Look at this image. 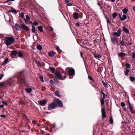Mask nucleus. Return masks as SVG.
Instances as JSON below:
<instances>
[{
    "label": "nucleus",
    "mask_w": 135,
    "mask_h": 135,
    "mask_svg": "<svg viewBox=\"0 0 135 135\" xmlns=\"http://www.w3.org/2000/svg\"><path fill=\"white\" fill-rule=\"evenodd\" d=\"M15 41L13 37H6L5 38V44L8 46L11 45Z\"/></svg>",
    "instance_id": "1"
},
{
    "label": "nucleus",
    "mask_w": 135,
    "mask_h": 135,
    "mask_svg": "<svg viewBox=\"0 0 135 135\" xmlns=\"http://www.w3.org/2000/svg\"><path fill=\"white\" fill-rule=\"evenodd\" d=\"M56 77L54 79V80L57 83H59V71L57 70L55 73Z\"/></svg>",
    "instance_id": "2"
},
{
    "label": "nucleus",
    "mask_w": 135,
    "mask_h": 135,
    "mask_svg": "<svg viewBox=\"0 0 135 135\" xmlns=\"http://www.w3.org/2000/svg\"><path fill=\"white\" fill-rule=\"evenodd\" d=\"M57 107L52 103L50 104L48 106V109L49 110H52L55 109Z\"/></svg>",
    "instance_id": "3"
},
{
    "label": "nucleus",
    "mask_w": 135,
    "mask_h": 135,
    "mask_svg": "<svg viewBox=\"0 0 135 135\" xmlns=\"http://www.w3.org/2000/svg\"><path fill=\"white\" fill-rule=\"evenodd\" d=\"M69 69L68 71V73L69 76H73L75 74V71L74 70L73 68L69 69V68H68L66 69Z\"/></svg>",
    "instance_id": "4"
},
{
    "label": "nucleus",
    "mask_w": 135,
    "mask_h": 135,
    "mask_svg": "<svg viewBox=\"0 0 135 135\" xmlns=\"http://www.w3.org/2000/svg\"><path fill=\"white\" fill-rule=\"evenodd\" d=\"M18 53V51L16 50H15L11 51L10 56L12 58H15L16 57V55Z\"/></svg>",
    "instance_id": "5"
},
{
    "label": "nucleus",
    "mask_w": 135,
    "mask_h": 135,
    "mask_svg": "<svg viewBox=\"0 0 135 135\" xmlns=\"http://www.w3.org/2000/svg\"><path fill=\"white\" fill-rule=\"evenodd\" d=\"M121 34V32L120 29H118L117 32H115L113 33V35L116 36L117 37H119Z\"/></svg>",
    "instance_id": "6"
},
{
    "label": "nucleus",
    "mask_w": 135,
    "mask_h": 135,
    "mask_svg": "<svg viewBox=\"0 0 135 135\" xmlns=\"http://www.w3.org/2000/svg\"><path fill=\"white\" fill-rule=\"evenodd\" d=\"M52 103L57 107L59 105V99L56 98H54L53 102Z\"/></svg>",
    "instance_id": "7"
},
{
    "label": "nucleus",
    "mask_w": 135,
    "mask_h": 135,
    "mask_svg": "<svg viewBox=\"0 0 135 135\" xmlns=\"http://www.w3.org/2000/svg\"><path fill=\"white\" fill-rule=\"evenodd\" d=\"M22 28L25 31H28L29 30V29L28 26H26L24 24H22L21 25Z\"/></svg>",
    "instance_id": "8"
},
{
    "label": "nucleus",
    "mask_w": 135,
    "mask_h": 135,
    "mask_svg": "<svg viewBox=\"0 0 135 135\" xmlns=\"http://www.w3.org/2000/svg\"><path fill=\"white\" fill-rule=\"evenodd\" d=\"M111 40L112 42L114 44L116 42H118V38L115 36H113L111 37Z\"/></svg>",
    "instance_id": "9"
},
{
    "label": "nucleus",
    "mask_w": 135,
    "mask_h": 135,
    "mask_svg": "<svg viewBox=\"0 0 135 135\" xmlns=\"http://www.w3.org/2000/svg\"><path fill=\"white\" fill-rule=\"evenodd\" d=\"M102 119L106 117L105 110L104 108H102Z\"/></svg>",
    "instance_id": "10"
},
{
    "label": "nucleus",
    "mask_w": 135,
    "mask_h": 135,
    "mask_svg": "<svg viewBox=\"0 0 135 135\" xmlns=\"http://www.w3.org/2000/svg\"><path fill=\"white\" fill-rule=\"evenodd\" d=\"M102 54H100L98 53L94 55V57L95 58L98 59H99L101 58L102 57Z\"/></svg>",
    "instance_id": "11"
},
{
    "label": "nucleus",
    "mask_w": 135,
    "mask_h": 135,
    "mask_svg": "<svg viewBox=\"0 0 135 135\" xmlns=\"http://www.w3.org/2000/svg\"><path fill=\"white\" fill-rule=\"evenodd\" d=\"M73 16L74 18L77 19L78 18V14L77 12H74L73 14Z\"/></svg>",
    "instance_id": "12"
},
{
    "label": "nucleus",
    "mask_w": 135,
    "mask_h": 135,
    "mask_svg": "<svg viewBox=\"0 0 135 135\" xmlns=\"http://www.w3.org/2000/svg\"><path fill=\"white\" fill-rule=\"evenodd\" d=\"M46 103V100H44L42 101H40L39 102V104L41 105L42 106L45 104Z\"/></svg>",
    "instance_id": "13"
},
{
    "label": "nucleus",
    "mask_w": 135,
    "mask_h": 135,
    "mask_svg": "<svg viewBox=\"0 0 135 135\" xmlns=\"http://www.w3.org/2000/svg\"><path fill=\"white\" fill-rule=\"evenodd\" d=\"M48 54L50 56H53L56 54L55 52L52 51L49 52Z\"/></svg>",
    "instance_id": "14"
},
{
    "label": "nucleus",
    "mask_w": 135,
    "mask_h": 135,
    "mask_svg": "<svg viewBox=\"0 0 135 135\" xmlns=\"http://www.w3.org/2000/svg\"><path fill=\"white\" fill-rule=\"evenodd\" d=\"M130 110L131 113L133 114H135V113L133 111V109L131 106V104L130 103H129Z\"/></svg>",
    "instance_id": "15"
},
{
    "label": "nucleus",
    "mask_w": 135,
    "mask_h": 135,
    "mask_svg": "<svg viewBox=\"0 0 135 135\" xmlns=\"http://www.w3.org/2000/svg\"><path fill=\"white\" fill-rule=\"evenodd\" d=\"M122 30L124 32H125L126 33H129V30L124 27L123 26V27Z\"/></svg>",
    "instance_id": "16"
},
{
    "label": "nucleus",
    "mask_w": 135,
    "mask_h": 135,
    "mask_svg": "<svg viewBox=\"0 0 135 135\" xmlns=\"http://www.w3.org/2000/svg\"><path fill=\"white\" fill-rule=\"evenodd\" d=\"M17 54L18 55V56L22 58L24 57L21 51H19L18 52Z\"/></svg>",
    "instance_id": "17"
},
{
    "label": "nucleus",
    "mask_w": 135,
    "mask_h": 135,
    "mask_svg": "<svg viewBox=\"0 0 135 135\" xmlns=\"http://www.w3.org/2000/svg\"><path fill=\"white\" fill-rule=\"evenodd\" d=\"M15 27L16 29L18 30H20L21 29L20 26L17 23L15 24Z\"/></svg>",
    "instance_id": "18"
},
{
    "label": "nucleus",
    "mask_w": 135,
    "mask_h": 135,
    "mask_svg": "<svg viewBox=\"0 0 135 135\" xmlns=\"http://www.w3.org/2000/svg\"><path fill=\"white\" fill-rule=\"evenodd\" d=\"M88 30H84L83 34L85 36H87L88 34Z\"/></svg>",
    "instance_id": "19"
},
{
    "label": "nucleus",
    "mask_w": 135,
    "mask_h": 135,
    "mask_svg": "<svg viewBox=\"0 0 135 135\" xmlns=\"http://www.w3.org/2000/svg\"><path fill=\"white\" fill-rule=\"evenodd\" d=\"M38 29L41 32H42L43 31L42 27L41 26H39L38 27Z\"/></svg>",
    "instance_id": "20"
},
{
    "label": "nucleus",
    "mask_w": 135,
    "mask_h": 135,
    "mask_svg": "<svg viewBox=\"0 0 135 135\" xmlns=\"http://www.w3.org/2000/svg\"><path fill=\"white\" fill-rule=\"evenodd\" d=\"M128 11V9L127 8H124L123 9L122 11L123 12L124 14L127 13Z\"/></svg>",
    "instance_id": "21"
},
{
    "label": "nucleus",
    "mask_w": 135,
    "mask_h": 135,
    "mask_svg": "<svg viewBox=\"0 0 135 135\" xmlns=\"http://www.w3.org/2000/svg\"><path fill=\"white\" fill-rule=\"evenodd\" d=\"M125 55V53L123 52H120L118 54V56L119 57H122Z\"/></svg>",
    "instance_id": "22"
},
{
    "label": "nucleus",
    "mask_w": 135,
    "mask_h": 135,
    "mask_svg": "<svg viewBox=\"0 0 135 135\" xmlns=\"http://www.w3.org/2000/svg\"><path fill=\"white\" fill-rule=\"evenodd\" d=\"M122 17H122L121 20L123 21L126 19L127 18V17L126 16L125 14L123 15Z\"/></svg>",
    "instance_id": "23"
},
{
    "label": "nucleus",
    "mask_w": 135,
    "mask_h": 135,
    "mask_svg": "<svg viewBox=\"0 0 135 135\" xmlns=\"http://www.w3.org/2000/svg\"><path fill=\"white\" fill-rule=\"evenodd\" d=\"M130 71V70L128 69H127L125 72V75L126 76H127L128 74V73Z\"/></svg>",
    "instance_id": "24"
},
{
    "label": "nucleus",
    "mask_w": 135,
    "mask_h": 135,
    "mask_svg": "<svg viewBox=\"0 0 135 135\" xmlns=\"http://www.w3.org/2000/svg\"><path fill=\"white\" fill-rule=\"evenodd\" d=\"M66 78V75H65V76L64 78H62V75L60 74V79L61 80H63L65 79Z\"/></svg>",
    "instance_id": "25"
},
{
    "label": "nucleus",
    "mask_w": 135,
    "mask_h": 135,
    "mask_svg": "<svg viewBox=\"0 0 135 135\" xmlns=\"http://www.w3.org/2000/svg\"><path fill=\"white\" fill-rule=\"evenodd\" d=\"M129 79H130V80L131 81H132V82L134 81L135 80V77H133V76H130L129 77Z\"/></svg>",
    "instance_id": "26"
},
{
    "label": "nucleus",
    "mask_w": 135,
    "mask_h": 135,
    "mask_svg": "<svg viewBox=\"0 0 135 135\" xmlns=\"http://www.w3.org/2000/svg\"><path fill=\"white\" fill-rule=\"evenodd\" d=\"M37 48L39 50H41L42 49V47L41 45H38L37 46Z\"/></svg>",
    "instance_id": "27"
},
{
    "label": "nucleus",
    "mask_w": 135,
    "mask_h": 135,
    "mask_svg": "<svg viewBox=\"0 0 135 135\" xmlns=\"http://www.w3.org/2000/svg\"><path fill=\"white\" fill-rule=\"evenodd\" d=\"M105 98H102L100 100V102L101 105H103L104 103V99Z\"/></svg>",
    "instance_id": "28"
},
{
    "label": "nucleus",
    "mask_w": 135,
    "mask_h": 135,
    "mask_svg": "<svg viewBox=\"0 0 135 135\" xmlns=\"http://www.w3.org/2000/svg\"><path fill=\"white\" fill-rule=\"evenodd\" d=\"M49 69H50L52 71V72L53 73H55V69L53 67L52 68H50Z\"/></svg>",
    "instance_id": "29"
},
{
    "label": "nucleus",
    "mask_w": 135,
    "mask_h": 135,
    "mask_svg": "<svg viewBox=\"0 0 135 135\" xmlns=\"http://www.w3.org/2000/svg\"><path fill=\"white\" fill-rule=\"evenodd\" d=\"M120 44L122 46H125V44L124 42L122 40L120 41Z\"/></svg>",
    "instance_id": "30"
},
{
    "label": "nucleus",
    "mask_w": 135,
    "mask_h": 135,
    "mask_svg": "<svg viewBox=\"0 0 135 135\" xmlns=\"http://www.w3.org/2000/svg\"><path fill=\"white\" fill-rule=\"evenodd\" d=\"M55 95L59 97V92L58 91L56 90L55 92Z\"/></svg>",
    "instance_id": "31"
},
{
    "label": "nucleus",
    "mask_w": 135,
    "mask_h": 135,
    "mask_svg": "<svg viewBox=\"0 0 135 135\" xmlns=\"http://www.w3.org/2000/svg\"><path fill=\"white\" fill-rule=\"evenodd\" d=\"M102 83L103 85L105 88H107L108 87V84L105 83L103 81H102Z\"/></svg>",
    "instance_id": "32"
},
{
    "label": "nucleus",
    "mask_w": 135,
    "mask_h": 135,
    "mask_svg": "<svg viewBox=\"0 0 135 135\" xmlns=\"http://www.w3.org/2000/svg\"><path fill=\"white\" fill-rule=\"evenodd\" d=\"M32 89L31 88L28 89H26V90L27 93H30L32 91Z\"/></svg>",
    "instance_id": "33"
},
{
    "label": "nucleus",
    "mask_w": 135,
    "mask_h": 135,
    "mask_svg": "<svg viewBox=\"0 0 135 135\" xmlns=\"http://www.w3.org/2000/svg\"><path fill=\"white\" fill-rule=\"evenodd\" d=\"M32 31L33 33H35V27L33 25L32 26Z\"/></svg>",
    "instance_id": "34"
},
{
    "label": "nucleus",
    "mask_w": 135,
    "mask_h": 135,
    "mask_svg": "<svg viewBox=\"0 0 135 135\" xmlns=\"http://www.w3.org/2000/svg\"><path fill=\"white\" fill-rule=\"evenodd\" d=\"M110 123L111 124H112L113 123V120L112 117H110V120H109Z\"/></svg>",
    "instance_id": "35"
},
{
    "label": "nucleus",
    "mask_w": 135,
    "mask_h": 135,
    "mask_svg": "<svg viewBox=\"0 0 135 135\" xmlns=\"http://www.w3.org/2000/svg\"><path fill=\"white\" fill-rule=\"evenodd\" d=\"M101 92L103 96V98L105 99L106 97L107 96V95H105V93L104 92H103L102 90L101 91Z\"/></svg>",
    "instance_id": "36"
},
{
    "label": "nucleus",
    "mask_w": 135,
    "mask_h": 135,
    "mask_svg": "<svg viewBox=\"0 0 135 135\" xmlns=\"http://www.w3.org/2000/svg\"><path fill=\"white\" fill-rule=\"evenodd\" d=\"M117 14L116 13H114L113 15V18L115 19V17L117 16Z\"/></svg>",
    "instance_id": "37"
},
{
    "label": "nucleus",
    "mask_w": 135,
    "mask_h": 135,
    "mask_svg": "<svg viewBox=\"0 0 135 135\" xmlns=\"http://www.w3.org/2000/svg\"><path fill=\"white\" fill-rule=\"evenodd\" d=\"M63 106V104L61 101L60 100V107H62Z\"/></svg>",
    "instance_id": "38"
},
{
    "label": "nucleus",
    "mask_w": 135,
    "mask_h": 135,
    "mask_svg": "<svg viewBox=\"0 0 135 135\" xmlns=\"http://www.w3.org/2000/svg\"><path fill=\"white\" fill-rule=\"evenodd\" d=\"M126 68H129L130 67V65L129 64L127 63L126 65Z\"/></svg>",
    "instance_id": "39"
},
{
    "label": "nucleus",
    "mask_w": 135,
    "mask_h": 135,
    "mask_svg": "<svg viewBox=\"0 0 135 135\" xmlns=\"http://www.w3.org/2000/svg\"><path fill=\"white\" fill-rule=\"evenodd\" d=\"M40 79L43 82H44V80L43 79V76H41L39 77Z\"/></svg>",
    "instance_id": "40"
},
{
    "label": "nucleus",
    "mask_w": 135,
    "mask_h": 135,
    "mask_svg": "<svg viewBox=\"0 0 135 135\" xmlns=\"http://www.w3.org/2000/svg\"><path fill=\"white\" fill-rule=\"evenodd\" d=\"M8 60H9V59L8 58H6L4 61V64H6Z\"/></svg>",
    "instance_id": "41"
},
{
    "label": "nucleus",
    "mask_w": 135,
    "mask_h": 135,
    "mask_svg": "<svg viewBox=\"0 0 135 135\" xmlns=\"http://www.w3.org/2000/svg\"><path fill=\"white\" fill-rule=\"evenodd\" d=\"M10 12H14V13H16V11L14 9H12L11 10Z\"/></svg>",
    "instance_id": "42"
},
{
    "label": "nucleus",
    "mask_w": 135,
    "mask_h": 135,
    "mask_svg": "<svg viewBox=\"0 0 135 135\" xmlns=\"http://www.w3.org/2000/svg\"><path fill=\"white\" fill-rule=\"evenodd\" d=\"M33 24L35 26H37L38 25V23L36 21H35L33 23Z\"/></svg>",
    "instance_id": "43"
},
{
    "label": "nucleus",
    "mask_w": 135,
    "mask_h": 135,
    "mask_svg": "<svg viewBox=\"0 0 135 135\" xmlns=\"http://www.w3.org/2000/svg\"><path fill=\"white\" fill-rule=\"evenodd\" d=\"M121 105L122 107H124L126 105L124 102H122L121 103Z\"/></svg>",
    "instance_id": "44"
},
{
    "label": "nucleus",
    "mask_w": 135,
    "mask_h": 135,
    "mask_svg": "<svg viewBox=\"0 0 135 135\" xmlns=\"http://www.w3.org/2000/svg\"><path fill=\"white\" fill-rule=\"evenodd\" d=\"M20 17L23 18L24 17V13H21L20 14Z\"/></svg>",
    "instance_id": "45"
},
{
    "label": "nucleus",
    "mask_w": 135,
    "mask_h": 135,
    "mask_svg": "<svg viewBox=\"0 0 135 135\" xmlns=\"http://www.w3.org/2000/svg\"><path fill=\"white\" fill-rule=\"evenodd\" d=\"M26 19H27L28 20H30V18L28 15H26Z\"/></svg>",
    "instance_id": "46"
},
{
    "label": "nucleus",
    "mask_w": 135,
    "mask_h": 135,
    "mask_svg": "<svg viewBox=\"0 0 135 135\" xmlns=\"http://www.w3.org/2000/svg\"><path fill=\"white\" fill-rule=\"evenodd\" d=\"M0 117H3V118H4L6 117V116L5 115H0Z\"/></svg>",
    "instance_id": "47"
},
{
    "label": "nucleus",
    "mask_w": 135,
    "mask_h": 135,
    "mask_svg": "<svg viewBox=\"0 0 135 135\" xmlns=\"http://www.w3.org/2000/svg\"><path fill=\"white\" fill-rule=\"evenodd\" d=\"M1 76H0V80H1L2 79V78L4 76V75L3 74H1Z\"/></svg>",
    "instance_id": "48"
},
{
    "label": "nucleus",
    "mask_w": 135,
    "mask_h": 135,
    "mask_svg": "<svg viewBox=\"0 0 135 135\" xmlns=\"http://www.w3.org/2000/svg\"><path fill=\"white\" fill-rule=\"evenodd\" d=\"M132 57L133 58L135 59V54L133 52V55Z\"/></svg>",
    "instance_id": "49"
},
{
    "label": "nucleus",
    "mask_w": 135,
    "mask_h": 135,
    "mask_svg": "<svg viewBox=\"0 0 135 135\" xmlns=\"http://www.w3.org/2000/svg\"><path fill=\"white\" fill-rule=\"evenodd\" d=\"M4 85V84L2 82L0 83V86H2Z\"/></svg>",
    "instance_id": "50"
},
{
    "label": "nucleus",
    "mask_w": 135,
    "mask_h": 135,
    "mask_svg": "<svg viewBox=\"0 0 135 135\" xmlns=\"http://www.w3.org/2000/svg\"><path fill=\"white\" fill-rule=\"evenodd\" d=\"M56 49L58 52V51H59V47L58 46H57L56 47Z\"/></svg>",
    "instance_id": "51"
},
{
    "label": "nucleus",
    "mask_w": 135,
    "mask_h": 135,
    "mask_svg": "<svg viewBox=\"0 0 135 135\" xmlns=\"http://www.w3.org/2000/svg\"><path fill=\"white\" fill-rule=\"evenodd\" d=\"M107 22L108 23H111L110 21L109 20L108 18L107 19Z\"/></svg>",
    "instance_id": "52"
},
{
    "label": "nucleus",
    "mask_w": 135,
    "mask_h": 135,
    "mask_svg": "<svg viewBox=\"0 0 135 135\" xmlns=\"http://www.w3.org/2000/svg\"><path fill=\"white\" fill-rule=\"evenodd\" d=\"M88 78L89 79L92 80H93V79L92 78V77L91 76H89L88 77Z\"/></svg>",
    "instance_id": "53"
},
{
    "label": "nucleus",
    "mask_w": 135,
    "mask_h": 135,
    "mask_svg": "<svg viewBox=\"0 0 135 135\" xmlns=\"http://www.w3.org/2000/svg\"><path fill=\"white\" fill-rule=\"evenodd\" d=\"M50 83L51 84H54V81H53V80H50Z\"/></svg>",
    "instance_id": "54"
},
{
    "label": "nucleus",
    "mask_w": 135,
    "mask_h": 135,
    "mask_svg": "<svg viewBox=\"0 0 135 135\" xmlns=\"http://www.w3.org/2000/svg\"><path fill=\"white\" fill-rule=\"evenodd\" d=\"M24 20L25 21V22L26 23L29 20H28L27 19H24Z\"/></svg>",
    "instance_id": "55"
},
{
    "label": "nucleus",
    "mask_w": 135,
    "mask_h": 135,
    "mask_svg": "<svg viewBox=\"0 0 135 135\" xmlns=\"http://www.w3.org/2000/svg\"><path fill=\"white\" fill-rule=\"evenodd\" d=\"M76 25L78 26H80V24L79 23L77 22L76 23Z\"/></svg>",
    "instance_id": "56"
},
{
    "label": "nucleus",
    "mask_w": 135,
    "mask_h": 135,
    "mask_svg": "<svg viewBox=\"0 0 135 135\" xmlns=\"http://www.w3.org/2000/svg\"><path fill=\"white\" fill-rule=\"evenodd\" d=\"M80 56H81V57L82 58H83V54L82 53V52H80Z\"/></svg>",
    "instance_id": "57"
},
{
    "label": "nucleus",
    "mask_w": 135,
    "mask_h": 135,
    "mask_svg": "<svg viewBox=\"0 0 135 135\" xmlns=\"http://www.w3.org/2000/svg\"><path fill=\"white\" fill-rule=\"evenodd\" d=\"M56 124L55 123H54L53 124V128H55L56 127Z\"/></svg>",
    "instance_id": "58"
},
{
    "label": "nucleus",
    "mask_w": 135,
    "mask_h": 135,
    "mask_svg": "<svg viewBox=\"0 0 135 135\" xmlns=\"http://www.w3.org/2000/svg\"><path fill=\"white\" fill-rule=\"evenodd\" d=\"M4 105H0V107L1 108H3V107Z\"/></svg>",
    "instance_id": "59"
},
{
    "label": "nucleus",
    "mask_w": 135,
    "mask_h": 135,
    "mask_svg": "<svg viewBox=\"0 0 135 135\" xmlns=\"http://www.w3.org/2000/svg\"><path fill=\"white\" fill-rule=\"evenodd\" d=\"M67 5L68 6H71L72 5V4H71V3H69L68 4H67Z\"/></svg>",
    "instance_id": "60"
},
{
    "label": "nucleus",
    "mask_w": 135,
    "mask_h": 135,
    "mask_svg": "<svg viewBox=\"0 0 135 135\" xmlns=\"http://www.w3.org/2000/svg\"><path fill=\"white\" fill-rule=\"evenodd\" d=\"M119 17H120V20H121V19L122 18L121 15H120V14H119Z\"/></svg>",
    "instance_id": "61"
},
{
    "label": "nucleus",
    "mask_w": 135,
    "mask_h": 135,
    "mask_svg": "<svg viewBox=\"0 0 135 135\" xmlns=\"http://www.w3.org/2000/svg\"><path fill=\"white\" fill-rule=\"evenodd\" d=\"M2 103L3 104H7V103L6 102H4V101H3L2 102Z\"/></svg>",
    "instance_id": "62"
},
{
    "label": "nucleus",
    "mask_w": 135,
    "mask_h": 135,
    "mask_svg": "<svg viewBox=\"0 0 135 135\" xmlns=\"http://www.w3.org/2000/svg\"><path fill=\"white\" fill-rule=\"evenodd\" d=\"M65 2L66 3H68L69 2V1L68 0H66L65 1Z\"/></svg>",
    "instance_id": "63"
},
{
    "label": "nucleus",
    "mask_w": 135,
    "mask_h": 135,
    "mask_svg": "<svg viewBox=\"0 0 135 135\" xmlns=\"http://www.w3.org/2000/svg\"><path fill=\"white\" fill-rule=\"evenodd\" d=\"M133 10L135 11V6L133 7Z\"/></svg>",
    "instance_id": "64"
}]
</instances>
